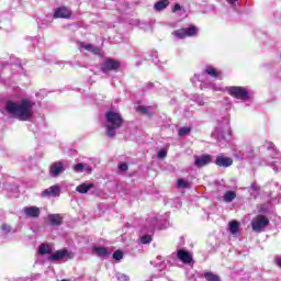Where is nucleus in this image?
Instances as JSON below:
<instances>
[{
  "mask_svg": "<svg viewBox=\"0 0 281 281\" xmlns=\"http://www.w3.org/2000/svg\"><path fill=\"white\" fill-rule=\"evenodd\" d=\"M267 225H269V218L265 215H258L251 221L254 232H262Z\"/></svg>",
  "mask_w": 281,
  "mask_h": 281,
  "instance_id": "obj_9",
  "label": "nucleus"
},
{
  "mask_svg": "<svg viewBox=\"0 0 281 281\" xmlns=\"http://www.w3.org/2000/svg\"><path fill=\"white\" fill-rule=\"evenodd\" d=\"M203 278H205L206 281H221V277L218 274H214V272H204Z\"/></svg>",
  "mask_w": 281,
  "mask_h": 281,
  "instance_id": "obj_26",
  "label": "nucleus"
},
{
  "mask_svg": "<svg viewBox=\"0 0 281 281\" xmlns=\"http://www.w3.org/2000/svg\"><path fill=\"white\" fill-rule=\"evenodd\" d=\"M250 190H258V187L256 184H251Z\"/></svg>",
  "mask_w": 281,
  "mask_h": 281,
  "instance_id": "obj_40",
  "label": "nucleus"
},
{
  "mask_svg": "<svg viewBox=\"0 0 281 281\" xmlns=\"http://www.w3.org/2000/svg\"><path fill=\"white\" fill-rule=\"evenodd\" d=\"M75 172H85V175H91L93 172V167L89 164L79 162L72 167Z\"/></svg>",
  "mask_w": 281,
  "mask_h": 281,
  "instance_id": "obj_14",
  "label": "nucleus"
},
{
  "mask_svg": "<svg viewBox=\"0 0 281 281\" xmlns=\"http://www.w3.org/2000/svg\"><path fill=\"white\" fill-rule=\"evenodd\" d=\"M122 124H124V117H122L120 111L109 110L105 113L104 126L106 128L108 137H113L117 132V128L122 127Z\"/></svg>",
  "mask_w": 281,
  "mask_h": 281,
  "instance_id": "obj_3",
  "label": "nucleus"
},
{
  "mask_svg": "<svg viewBox=\"0 0 281 281\" xmlns=\"http://www.w3.org/2000/svg\"><path fill=\"white\" fill-rule=\"evenodd\" d=\"M150 106L138 105L136 108V111H138L139 113H144L145 115H148V113H150Z\"/></svg>",
  "mask_w": 281,
  "mask_h": 281,
  "instance_id": "obj_30",
  "label": "nucleus"
},
{
  "mask_svg": "<svg viewBox=\"0 0 281 281\" xmlns=\"http://www.w3.org/2000/svg\"><path fill=\"white\" fill-rule=\"evenodd\" d=\"M167 5H170V1L168 0H159L154 4V8L157 12H161V10H166Z\"/></svg>",
  "mask_w": 281,
  "mask_h": 281,
  "instance_id": "obj_24",
  "label": "nucleus"
},
{
  "mask_svg": "<svg viewBox=\"0 0 281 281\" xmlns=\"http://www.w3.org/2000/svg\"><path fill=\"white\" fill-rule=\"evenodd\" d=\"M117 69H120V61L115 59H106L101 67L103 74H106V71H115Z\"/></svg>",
  "mask_w": 281,
  "mask_h": 281,
  "instance_id": "obj_10",
  "label": "nucleus"
},
{
  "mask_svg": "<svg viewBox=\"0 0 281 281\" xmlns=\"http://www.w3.org/2000/svg\"><path fill=\"white\" fill-rule=\"evenodd\" d=\"M192 128L190 127H181L179 131H178V135L179 137H186V135H190Z\"/></svg>",
  "mask_w": 281,
  "mask_h": 281,
  "instance_id": "obj_29",
  "label": "nucleus"
},
{
  "mask_svg": "<svg viewBox=\"0 0 281 281\" xmlns=\"http://www.w3.org/2000/svg\"><path fill=\"white\" fill-rule=\"evenodd\" d=\"M229 119H224L223 121L217 122V126L212 132V137L216 139V142H225V135H229Z\"/></svg>",
  "mask_w": 281,
  "mask_h": 281,
  "instance_id": "obj_5",
  "label": "nucleus"
},
{
  "mask_svg": "<svg viewBox=\"0 0 281 281\" xmlns=\"http://www.w3.org/2000/svg\"><path fill=\"white\" fill-rule=\"evenodd\" d=\"M198 29L194 25H191L187 29H179L175 31L172 34L176 38L183 40L192 36H196Z\"/></svg>",
  "mask_w": 281,
  "mask_h": 281,
  "instance_id": "obj_7",
  "label": "nucleus"
},
{
  "mask_svg": "<svg viewBox=\"0 0 281 281\" xmlns=\"http://www.w3.org/2000/svg\"><path fill=\"white\" fill-rule=\"evenodd\" d=\"M226 1L229 3V5L235 8L236 7V1H238V0H226Z\"/></svg>",
  "mask_w": 281,
  "mask_h": 281,
  "instance_id": "obj_37",
  "label": "nucleus"
},
{
  "mask_svg": "<svg viewBox=\"0 0 281 281\" xmlns=\"http://www.w3.org/2000/svg\"><path fill=\"white\" fill-rule=\"evenodd\" d=\"M216 166H220V168H229L232 164H234V160L229 157H225L223 155H220L215 159Z\"/></svg>",
  "mask_w": 281,
  "mask_h": 281,
  "instance_id": "obj_12",
  "label": "nucleus"
},
{
  "mask_svg": "<svg viewBox=\"0 0 281 281\" xmlns=\"http://www.w3.org/2000/svg\"><path fill=\"white\" fill-rule=\"evenodd\" d=\"M34 101L30 99H22L20 102L9 101L5 109L12 117L20 122H30L34 117Z\"/></svg>",
  "mask_w": 281,
  "mask_h": 281,
  "instance_id": "obj_1",
  "label": "nucleus"
},
{
  "mask_svg": "<svg viewBox=\"0 0 281 281\" xmlns=\"http://www.w3.org/2000/svg\"><path fill=\"white\" fill-rule=\"evenodd\" d=\"M92 254L101 258H104L110 255L109 249H106L105 247H94L92 249Z\"/></svg>",
  "mask_w": 281,
  "mask_h": 281,
  "instance_id": "obj_22",
  "label": "nucleus"
},
{
  "mask_svg": "<svg viewBox=\"0 0 281 281\" xmlns=\"http://www.w3.org/2000/svg\"><path fill=\"white\" fill-rule=\"evenodd\" d=\"M38 254L41 256H45L47 254H52V246L48 245V244H42L40 247H38Z\"/></svg>",
  "mask_w": 281,
  "mask_h": 281,
  "instance_id": "obj_25",
  "label": "nucleus"
},
{
  "mask_svg": "<svg viewBox=\"0 0 281 281\" xmlns=\"http://www.w3.org/2000/svg\"><path fill=\"white\" fill-rule=\"evenodd\" d=\"M54 19H71V9L59 7L54 12Z\"/></svg>",
  "mask_w": 281,
  "mask_h": 281,
  "instance_id": "obj_11",
  "label": "nucleus"
},
{
  "mask_svg": "<svg viewBox=\"0 0 281 281\" xmlns=\"http://www.w3.org/2000/svg\"><path fill=\"white\" fill-rule=\"evenodd\" d=\"M147 223H149L148 233L140 235L142 245H148L153 243V232H155V229H166V227L161 226L160 224L161 218H151V222L148 220Z\"/></svg>",
  "mask_w": 281,
  "mask_h": 281,
  "instance_id": "obj_6",
  "label": "nucleus"
},
{
  "mask_svg": "<svg viewBox=\"0 0 281 281\" xmlns=\"http://www.w3.org/2000/svg\"><path fill=\"white\" fill-rule=\"evenodd\" d=\"M225 203H232L234 199H236V192L234 191H227L223 196Z\"/></svg>",
  "mask_w": 281,
  "mask_h": 281,
  "instance_id": "obj_27",
  "label": "nucleus"
},
{
  "mask_svg": "<svg viewBox=\"0 0 281 281\" xmlns=\"http://www.w3.org/2000/svg\"><path fill=\"white\" fill-rule=\"evenodd\" d=\"M23 212L27 218H38L41 216V210L37 206H26Z\"/></svg>",
  "mask_w": 281,
  "mask_h": 281,
  "instance_id": "obj_15",
  "label": "nucleus"
},
{
  "mask_svg": "<svg viewBox=\"0 0 281 281\" xmlns=\"http://www.w3.org/2000/svg\"><path fill=\"white\" fill-rule=\"evenodd\" d=\"M65 172V165L60 161L55 162L50 166V177H58Z\"/></svg>",
  "mask_w": 281,
  "mask_h": 281,
  "instance_id": "obj_17",
  "label": "nucleus"
},
{
  "mask_svg": "<svg viewBox=\"0 0 281 281\" xmlns=\"http://www.w3.org/2000/svg\"><path fill=\"white\" fill-rule=\"evenodd\" d=\"M74 258V254L67 249H60L55 251L52 256L48 257L50 262H58L60 260H71Z\"/></svg>",
  "mask_w": 281,
  "mask_h": 281,
  "instance_id": "obj_8",
  "label": "nucleus"
},
{
  "mask_svg": "<svg viewBox=\"0 0 281 281\" xmlns=\"http://www.w3.org/2000/svg\"><path fill=\"white\" fill-rule=\"evenodd\" d=\"M265 148H267L268 150H274L273 143H271V142H266Z\"/></svg>",
  "mask_w": 281,
  "mask_h": 281,
  "instance_id": "obj_35",
  "label": "nucleus"
},
{
  "mask_svg": "<svg viewBox=\"0 0 281 281\" xmlns=\"http://www.w3.org/2000/svg\"><path fill=\"white\" fill-rule=\"evenodd\" d=\"M122 258H124V252L122 250H116L113 254V259L114 260H122Z\"/></svg>",
  "mask_w": 281,
  "mask_h": 281,
  "instance_id": "obj_31",
  "label": "nucleus"
},
{
  "mask_svg": "<svg viewBox=\"0 0 281 281\" xmlns=\"http://www.w3.org/2000/svg\"><path fill=\"white\" fill-rule=\"evenodd\" d=\"M195 102H196L198 106H204L205 105V101L203 100V97H198L195 99Z\"/></svg>",
  "mask_w": 281,
  "mask_h": 281,
  "instance_id": "obj_34",
  "label": "nucleus"
},
{
  "mask_svg": "<svg viewBox=\"0 0 281 281\" xmlns=\"http://www.w3.org/2000/svg\"><path fill=\"white\" fill-rule=\"evenodd\" d=\"M211 78H220L222 76L221 70L212 67V66H206L204 69V72L201 75H194L191 78L192 85L195 87H200V89H212V91H223V87L216 86L214 81L210 80Z\"/></svg>",
  "mask_w": 281,
  "mask_h": 281,
  "instance_id": "obj_2",
  "label": "nucleus"
},
{
  "mask_svg": "<svg viewBox=\"0 0 281 281\" xmlns=\"http://www.w3.org/2000/svg\"><path fill=\"white\" fill-rule=\"evenodd\" d=\"M207 164H212V156L203 155L195 157V166H198V168H203V166H207Z\"/></svg>",
  "mask_w": 281,
  "mask_h": 281,
  "instance_id": "obj_18",
  "label": "nucleus"
},
{
  "mask_svg": "<svg viewBox=\"0 0 281 281\" xmlns=\"http://www.w3.org/2000/svg\"><path fill=\"white\" fill-rule=\"evenodd\" d=\"M94 184L93 183H81L76 188V192H79V194H87L89 190L93 189Z\"/></svg>",
  "mask_w": 281,
  "mask_h": 281,
  "instance_id": "obj_19",
  "label": "nucleus"
},
{
  "mask_svg": "<svg viewBox=\"0 0 281 281\" xmlns=\"http://www.w3.org/2000/svg\"><path fill=\"white\" fill-rule=\"evenodd\" d=\"M220 91H225L232 98H236L237 100H243L247 102L251 98V93L248 91L247 88L240 86H231L226 88H222Z\"/></svg>",
  "mask_w": 281,
  "mask_h": 281,
  "instance_id": "obj_4",
  "label": "nucleus"
},
{
  "mask_svg": "<svg viewBox=\"0 0 281 281\" xmlns=\"http://www.w3.org/2000/svg\"><path fill=\"white\" fill-rule=\"evenodd\" d=\"M80 48L92 54H100V47L93 46L92 44L81 43Z\"/></svg>",
  "mask_w": 281,
  "mask_h": 281,
  "instance_id": "obj_21",
  "label": "nucleus"
},
{
  "mask_svg": "<svg viewBox=\"0 0 281 281\" xmlns=\"http://www.w3.org/2000/svg\"><path fill=\"white\" fill-rule=\"evenodd\" d=\"M278 267H281V258L277 259Z\"/></svg>",
  "mask_w": 281,
  "mask_h": 281,
  "instance_id": "obj_41",
  "label": "nucleus"
},
{
  "mask_svg": "<svg viewBox=\"0 0 281 281\" xmlns=\"http://www.w3.org/2000/svg\"><path fill=\"white\" fill-rule=\"evenodd\" d=\"M59 194H60V187L52 186L48 189L44 190L41 196L49 199L52 196H58Z\"/></svg>",
  "mask_w": 281,
  "mask_h": 281,
  "instance_id": "obj_16",
  "label": "nucleus"
},
{
  "mask_svg": "<svg viewBox=\"0 0 281 281\" xmlns=\"http://www.w3.org/2000/svg\"><path fill=\"white\" fill-rule=\"evenodd\" d=\"M177 188L188 189V188H190V181H188L183 178H180V179L177 180Z\"/></svg>",
  "mask_w": 281,
  "mask_h": 281,
  "instance_id": "obj_28",
  "label": "nucleus"
},
{
  "mask_svg": "<svg viewBox=\"0 0 281 281\" xmlns=\"http://www.w3.org/2000/svg\"><path fill=\"white\" fill-rule=\"evenodd\" d=\"M119 170H121L122 172H126V170H128V165L126 164L119 165Z\"/></svg>",
  "mask_w": 281,
  "mask_h": 281,
  "instance_id": "obj_36",
  "label": "nucleus"
},
{
  "mask_svg": "<svg viewBox=\"0 0 281 281\" xmlns=\"http://www.w3.org/2000/svg\"><path fill=\"white\" fill-rule=\"evenodd\" d=\"M116 280H119V281H128V280H131V278H128V276H126L124 273L117 272L116 273Z\"/></svg>",
  "mask_w": 281,
  "mask_h": 281,
  "instance_id": "obj_32",
  "label": "nucleus"
},
{
  "mask_svg": "<svg viewBox=\"0 0 281 281\" xmlns=\"http://www.w3.org/2000/svg\"><path fill=\"white\" fill-rule=\"evenodd\" d=\"M166 155H168V151L166 149H160L158 151V159H164L166 158Z\"/></svg>",
  "mask_w": 281,
  "mask_h": 281,
  "instance_id": "obj_33",
  "label": "nucleus"
},
{
  "mask_svg": "<svg viewBox=\"0 0 281 281\" xmlns=\"http://www.w3.org/2000/svg\"><path fill=\"white\" fill-rule=\"evenodd\" d=\"M48 221L52 225H61L63 216H60V214H50L48 215Z\"/></svg>",
  "mask_w": 281,
  "mask_h": 281,
  "instance_id": "obj_23",
  "label": "nucleus"
},
{
  "mask_svg": "<svg viewBox=\"0 0 281 281\" xmlns=\"http://www.w3.org/2000/svg\"><path fill=\"white\" fill-rule=\"evenodd\" d=\"M178 10H181V5L175 4V7H173V12H177Z\"/></svg>",
  "mask_w": 281,
  "mask_h": 281,
  "instance_id": "obj_38",
  "label": "nucleus"
},
{
  "mask_svg": "<svg viewBox=\"0 0 281 281\" xmlns=\"http://www.w3.org/2000/svg\"><path fill=\"white\" fill-rule=\"evenodd\" d=\"M177 258L180 259L184 265H190L192 262V254L186 249H179L177 252Z\"/></svg>",
  "mask_w": 281,
  "mask_h": 281,
  "instance_id": "obj_13",
  "label": "nucleus"
},
{
  "mask_svg": "<svg viewBox=\"0 0 281 281\" xmlns=\"http://www.w3.org/2000/svg\"><path fill=\"white\" fill-rule=\"evenodd\" d=\"M228 232L235 236V234H238L240 232V223L237 221H232L228 223Z\"/></svg>",
  "mask_w": 281,
  "mask_h": 281,
  "instance_id": "obj_20",
  "label": "nucleus"
},
{
  "mask_svg": "<svg viewBox=\"0 0 281 281\" xmlns=\"http://www.w3.org/2000/svg\"><path fill=\"white\" fill-rule=\"evenodd\" d=\"M2 229H3V232H10V226L3 225V226H2Z\"/></svg>",
  "mask_w": 281,
  "mask_h": 281,
  "instance_id": "obj_39",
  "label": "nucleus"
}]
</instances>
